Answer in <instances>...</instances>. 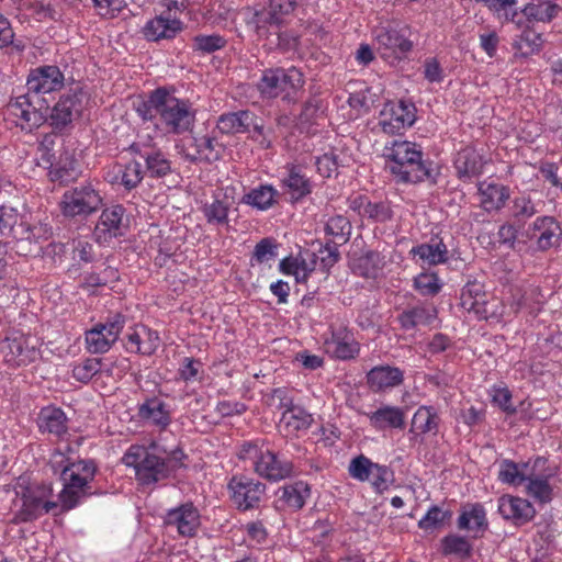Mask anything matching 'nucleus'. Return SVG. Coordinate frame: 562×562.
<instances>
[{
    "label": "nucleus",
    "mask_w": 562,
    "mask_h": 562,
    "mask_svg": "<svg viewBox=\"0 0 562 562\" xmlns=\"http://www.w3.org/2000/svg\"><path fill=\"white\" fill-rule=\"evenodd\" d=\"M114 342L115 340L111 339L98 325L86 333L87 349L91 353H104Z\"/></svg>",
    "instance_id": "obj_49"
},
{
    "label": "nucleus",
    "mask_w": 562,
    "mask_h": 562,
    "mask_svg": "<svg viewBox=\"0 0 562 562\" xmlns=\"http://www.w3.org/2000/svg\"><path fill=\"white\" fill-rule=\"evenodd\" d=\"M361 216H366L375 222L384 223L392 217V211L390 206L384 202L372 203L367 200L364 203L363 211H360Z\"/></svg>",
    "instance_id": "obj_58"
},
{
    "label": "nucleus",
    "mask_w": 562,
    "mask_h": 562,
    "mask_svg": "<svg viewBox=\"0 0 562 562\" xmlns=\"http://www.w3.org/2000/svg\"><path fill=\"white\" fill-rule=\"evenodd\" d=\"M512 213L517 221H524L535 215L537 210L529 198L521 196L514 200Z\"/></svg>",
    "instance_id": "obj_59"
},
{
    "label": "nucleus",
    "mask_w": 562,
    "mask_h": 562,
    "mask_svg": "<svg viewBox=\"0 0 562 562\" xmlns=\"http://www.w3.org/2000/svg\"><path fill=\"white\" fill-rule=\"evenodd\" d=\"M416 108L412 102L404 100L397 103L387 102L380 112L379 125L387 135L401 134L411 127L416 120Z\"/></svg>",
    "instance_id": "obj_10"
},
{
    "label": "nucleus",
    "mask_w": 562,
    "mask_h": 562,
    "mask_svg": "<svg viewBox=\"0 0 562 562\" xmlns=\"http://www.w3.org/2000/svg\"><path fill=\"white\" fill-rule=\"evenodd\" d=\"M231 203L227 200L215 199L212 203H205L203 214L209 224L227 225Z\"/></svg>",
    "instance_id": "obj_47"
},
{
    "label": "nucleus",
    "mask_w": 562,
    "mask_h": 562,
    "mask_svg": "<svg viewBox=\"0 0 562 562\" xmlns=\"http://www.w3.org/2000/svg\"><path fill=\"white\" fill-rule=\"evenodd\" d=\"M139 156L145 160L146 172L149 177L162 178L171 173V161L162 151L145 147V151H139Z\"/></svg>",
    "instance_id": "obj_37"
},
{
    "label": "nucleus",
    "mask_w": 562,
    "mask_h": 562,
    "mask_svg": "<svg viewBox=\"0 0 562 562\" xmlns=\"http://www.w3.org/2000/svg\"><path fill=\"white\" fill-rule=\"evenodd\" d=\"M85 98L86 93L79 88L63 94L48 115L50 125L58 131L70 125L81 115Z\"/></svg>",
    "instance_id": "obj_12"
},
{
    "label": "nucleus",
    "mask_w": 562,
    "mask_h": 562,
    "mask_svg": "<svg viewBox=\"0 0 562 562\" xmlns=\"http://www.w3.org/2000/svg\"><path fill=\"white\" fill-rule=\"evenodd\" d=\"M288 176L283 178L282 184L288 190L292 202H297L311 194L313 184L311 179L303 172L300 165H286Z\"/></svg>",
    "instance_id": "obj_24"
},
{
    "label": "nucleus",
    "mask_w": 562,
    "mask_h": 562,
    "mask_svg": "<svg viewBox=\"0 0 562 562\" xmlns=\"http://www.w3.org/2000/svg\"><path fill=\"white\" fill-rule=\"evenodd\" d=\"M351 228V223L347 217L335 215L327 221L325 232L327 235L333 236L334 243L344 245L350 238Z\"/></svg>",
    "instance_id": "obj_44"
},
{
    "label": "nucleus",
    "mask_w": 562,
    "mask_h": 562,
    "mask_svg": "<svg viewBox=\"0 0 562 562\" xmlns=\"http://www.w3.org/2000/svg\"><path fill=\"white\" fill-rule=\"evenodd\" d=\"M137 114L144 121L158 120L165 131L172 134H182L192 130L195 122V110L188 100L179 99L158 88L151 91L148 98L136 108Z\"/></svg>",
    "instance_id": "obj_1"
},
{
    "label": "nucleus",
    "mask_w": 562,
    "mask_h": 562,
    "mask_svg": "<svg viewBox=\"0 0 562 562\" xmlns=\"http://www.w3.org/2000/svg\"><path fill=\"white\" fill-rule=\"evenodd\" d=\"M304 83L303 74L295 67L289 69L271 68L262 72L257 88L263 97L277 98L283 94L282 99L284 101L294 103L299 100Z\"/></svg>",
    "instance_id": "obj_4"
},
{
    "label": "nucleus",
    "mask_w": 562,
    "mask_h": 562,
    "mask_svg": "<svg viewBox=\"0 0 562 562\" xmlns=\"http://www.w3.org/2000/svg\"><path fill=\"white\" fill-rule=\"evenodd\" d=\"M544 40L540 33L525 30L516 41V48L522 56L538 54L543 46Z\"/></svg>",
    "instance_id": "obj_52"
},
{
    "label": "nucleus",
    "mask_w": 562,
    "mask_h": 562,
    "mask_svg": "<svg viewBox=\"0 0 562 562\" xmlns=\"http://www.w3.org/2000/svg\"><path fill=\"white\" fill-rule=\"evenodd\" d=\"M548 459L538 457L527 477V493L540 503H548L552 499V488L549 480L554 475V472L547 467Z\"/></svg>",
    "instance_id": "obj_15"
},
{
    "label": "nucleus",
    "mask_w": 562,
    "mask_h": 562,
    "mask_svg": "<svg viewBox=\"0 0 562 562\" xmlns=\"http://www.w3.org/2000/svg\"><path fill=\"white\" fill-rule=\"evenodd\" d=\"M277 244L271 238L261 239L255 247L254 257L258 262H265L277 256Z\"/></svg>",
    "instance_id": "obj_61"
},
{
    "label": "nucleus",
    "mask_w": 562,
    "mask_h": 562,
    "mask_svg": "<svg viewBox=\"0 0 562 562\" xmlns=\"http://www.w3.org/2000/svg\"><path fill=\"white\" fill-rule=\"evenodd\" d=\"M454 164L458 177L463 181L477 177L483 172V158L474 148L467 147L460 150Z\"/></svg>",
    "instance_id": "obj_29"
},
{
    "label": "nucleus",
    "mask_w": 562,
    "mask_h": 562,
    "mask_svg": "<svg viewBox=\"0 0 562 562\" xmlns=\"http://www.w3.org/2000/svg\"><path fill=\"white\" fill-rule=\"evenodd\" d=\"M529 472V463H524L522 468L519 469L517 463L505 459L499 463L498 479L503 483L519 486L527 481Z\"/></svg>",
    "instance_id": "obj_43"
},
{
    "label": "nucleus",
    "mask_w": 562,
    "mask_h": 562,
    "mask_svg": "<svg viewBox=\"0 0 562 562\" xmlns=\"http://www.w3.org/2000/svg\"><path fill=\"white\" fill-rule=\"evenodd\" d=\"M254 464L258 475L273 482L290 477L293 472L291 461L280 459L277 453L268 449L260 451L258 460H255Z\"/></svg>",
    "instance_id": "obj_17"
},
{
    "label": "nucleus",
    "mask_w": 562,
    "mask_h": 562,
    "mask_svg": "<svg viewBox=\"0 0 562 562\" xmlns=\"http://www.w3.org/2000/svg\"><path fill=\"white\" fill-rule=\"evenodd\" d=\"M196 153L187 155L191 161L214 162L222 158L224 147L215 138L203 136L195 139Z\"/></svg>",
    "instance_id": "obj_40"
},
{
    "label": "nucleus",
    "mask_w": 562,
    "mask_h": 562,
    "mask_svg": "<svg viewBox=\"0 0 562 562\" xmlns=\"http://www.w3.org/2000/svg\"><path fill=\"white\" fill-rule=\"evenodd\" d=\"M138 417L148 420L161 429L167 428L171 423L170 412L162 401L157 397L147 398L138 406Z\"/></svg>",
    "instance_id": "obj_33"
},
{
    "label": "nucleus",
    "mask_w": 562,
    "mask_h": 562,
    "mask_svg": "<svg viewBox=\"0 0 562 562\" xmlns=\"http://www.w3.org/2000/svg\"><path fill=\"white\" fill-rule=\"evenodd\" d=\"M407 29L393 26L379 27L375 31V40L379 52L385 59H403L413 49V42L406 35Z\"/></svg>",
    "instance_id": "obj_11"
},
{
    "label": "nucleus",
    "mask_w": 562,
    "mask_h": 562,
    "mask_svg": "<svg viewBox=\"0 0 562 562\" xmlns=\"http://www.w3.org/2000/svg\"><path fill=\"white\" fill-rule=\"evenodd\" d=\"M452 513L442 510L439 506H431L426 515L418 521V527L425 531H434L450 520Z\"/></svg>",
    "instance_id": "obj_51"
},
{
    "label": "nucleus",
    "mask_w": 562,
    "mask_h": 562,
    "mask_svg": "<svg viewBox=\"0 0 562 562\" xmlns=\"http://www.w3.org/2000/svg\"><path fill=\"white\" fill-rule=\"evenodd\" d=\"M252 121L254 112L250 110L223 113L217 120V128L223 134L248 133Z\"/></svg>",
    "instance_id": "obj_31"
},
{
    "label": "nucleus",
    "mask_w": 562,
    "mask_h": 562,
    "mask_svg": "<svg viewBox=\"0 0 562 562\" xmlns=\"http://www.w3.org/2000/svg\"><path fill=\"white\" fill-rule=\"evenodd\" d=\"M124 212L125 210L122 205H114L102 211L94 232L98 240L108 241L109 239L124 235Z\"/></svg>",
    "instance_id": "obj_20"
},
{
    "label": "nucleus",
    "mask_w": 562,
    "mask_h": 562,
    "mask_svg": "<svg viewBox=\"0 0 562 562\" xmlns=\"http://www.w3.org/2000/svg\"><path fill=\"white\" fill-rule=\"evenodd\" d=\"M228 487L234 503L243 510L257 507L266 491L265 484L245 475L233 476Z\"/></svg>",
    "instance_id": "obj_13"
},
{
    "label": "nucleus",
    "mask_w": 562,
    "mask_h": 562,
    "mask_svg": "<svg viewBox=\"0 0 562 562\" xmlns=\"http://www.w3.org/2000/svg\"><path fill=\"white\" fill-rule=\"evenodd\" d=\"M46 161L50 164L49 177L52 181L67 184L75 181L79 175L76 160L67 151H65V159L60 157L56 165H53L49 158Z\"/></svg>",
    "instance_id": "obj_41"
},
{
    "label": "nucleus",
    "mask_w": 562,
    "mask_h": 562,
    "mask_svg": "<svg viewBox=\"0 0 562 562\" xmlns=\"http://www.w3.org/2000/svg\"><path fill=\"white\" fill-rule=\"evenodd\" d=\"M246 16H250L247 20V24L252 29L259 37H267L270 34H276L278 37V46L284 49H291L296 45L295 37H288L286 34L280 33L278 30L282 25L281 20L271 11L269 5L263 7L259 10L247 9Z\"/></svg>",
    "instance_id": "obj_9"
},
{
    "label": "nucleus",
    "mask_w": 562,
    "mask_h": 562,
    "mask_svg": "<svg viewBox=\"0 0 562 562\" xmlns=\"http://www.w3.org/2000/svg\"><path fill=\"white\" fill-rule=\"evenodd\" d=\"M11 115L18 121L22 130L32 131L40 127L48 119V105L40 99L38 94L29 92L20 95L8 106Z\"/></svg>",
    "instance_id": "obj_7"
},
{
    "label": "nucleus",
    "mask_w": 562,
    "mask_h": 562,
    "mask_svg": "<svg viewBox=\"0 0 562 562\" xmlns=\"http://www.w3.org/2000/svg\"><path fill=\"white\" fill-rule=\"evenodd\" d=\"M66 461L67 463L63 465L64 454L58 452L54 454L50 462L55 472L57 468H61L63 490L59 493V502L64 510H70L87 497L99 494V490L93 486L97 464L93 460L85 459Z\"/></svg>",
    "instance_id": "obj_2"
},
{
    "label": "nucleus",
    "mask_w": 562,
    "mask_h": 562,
    "mask_svg": "<svg viewBox=\"0 0 562 562\" xmlns=\"http://www.w3.org/2000/svg\"><path fill=\"white\" fill-rule=\"evenodd\" d=\"M436 319L437 308L431 305L407 307L397 315V321L404 330H412L418 326H430Z\"/></svg>",
    "instance_id": "obj_25"
},
{
    "label": "nucleus",
    "mask_w": 562,
    "mask_h": 562,
    "mask_svg": "<svg viewBox=\"0 0 562 562\" xmlns=\"http://www.w3.org/2000/svg\"><path fill=\"white\" fill-rule=\"evenodd\" d=\"M440 418L432 407H419L412 419L411 431L417 430L418 434L438 432Z\"/></svg>",
    "instance_id": "obj_42"
},
{
    "label": "nucleus",
    "mask_w": 562,
    "mask_h": 562,
    "mask_svg": "<svg viewBox=\"0 0 562 562\" xmlns=\"http://www.w3.org/2000/svg\"><path fill=\"white\" fill-rule=\"evenodd\" d=\"M526 236L536 241L538 250L547 251L553 247H559L562 239V228L554 217L541 216L536 218L532 225L528 227Z\"/></svg>",
    "instance_id": "obj_14"
},
{
    "label": "nucleus",
    "mask_w": 562,
    "mask_h": 562,
    "mask_svg": "<svg viewBox=\"0 0 562 562\" xmlns=\"http://www.w3.org/2000/svg\"><path fill=\"white\" fill-rule=\"evenodd\" d=\"M411 254L429 266L445 263L448 260V248L442 240L413 247Z\"/></svg>",
    "instance_id": "obj_39"
},
{
    "label": "nucleus",
    "mask_w": 562,
    "mask_h": 562,
    "mask_svg": "<svg viewBox=\"0 0 562 562\" xmlns=\"http://www.w3.org/2000/svg\"><path fill=\"white\" fill-rule=\"evenodd\" d=\"M142 355H153L159 347L160 338L157 331L142 325Z\"/></svg>",
    "instance_id": "obj_64"
},
{
    "label": "nucleus",
    "mask_w": 562,
    "mask_h": 562,
    "mask_svg": "<svg viewBox=\"0 0 562 562\" xmlns=\"http://www.w3.org/2000/svg\"><path fill=\"white\" fill-rule=\"evenodd\" d=\"M64 75L54 65L40 66L33 69L26 81L27 91L33 94L49 93L61 89Z\"/></svg>",
    "instance_id": "obj_16"
},
{
    "label": "nucleus",
    "mask_w": 562,
    "mask_h": 562,
    "mask_svg": "<svg viewBox=\"0 0 562 562\" xmlns=\"http://www.w3.org/2000/svg\"><path fill=\"white\" fill-rule=\"evenodd\" d=\"M99 328H101L111 339L117 340L124 325H125V316L120 313H116L108 318L104 324H97Z\"/></svg>",
    "instance_id": "obj_63"
},
{
    "label": "nucleus",
    "mask_w": 562,
    "mask_h": 562,
    "mask_svg": "<svg viewBox=\"0 0 562 562\" xmlns=\"http://www.w3.org/2000/svg\"><path fill=\"white\" fill-rule=\"evenodd\" d=\"M376 493H383L395 481L394 471L386 467L378 464L373 467L372 474L369 480Z\"/></svg>",
    "instance_id": "obj_53"
},
{
    "label": "nucleus",
    "mask_w": 562,
    "mask_h": 562,
    "mask_svg": "<svg viewBox=\"0 0 562 562\" xmlns=\"http://www.w3.org/2000/svg\"><path fill=\"white\" fill-rule=\"evenodd\" d=\"M181 30L182 23L179 20L158 15L147 21L142 32L146 40L158 42L176 37Z\"/></svg>",
    "instance_id": "obj_23"
},
{
    "label": "nucleus",
    "mask_w": 562,
    "mask_h": 562,
    "mask_svg": "<svg viewBox=\"0 0 562 562\" xmlns=\"http://www.w3.org/2000/svg\"><path fill=\"white\" fill-rule=\"evenodd\" d=\"M384 265V257L380 252L369 250L358 259L357 268L360 276L364 278H375L378 272L383 269Z\"/></svg>",
    "instance_id": "obj_46"
},
{
    "label": "nucleus",
    "mask_w": 562,
    "mask_h": 562,
    "mask_svg": "<svg viewBox=\"0 0 562 562\" xmlns=\"http://www.w3.org/2000/svg\"><path fill=\"white\" fill-rule=\"evenodd\" d=\"M327 347L336 358L341 360L355 358L359 352V344L346 328L333 331L331 339L327 341Z\"/></svg>",
    "instance_id": "obj_32"
},
{
    "label": "nucleus",
    "mask_w": 562,
    "mask_h": 562,
    "mask_svg": "<svg viewBox=\"0 0 562 562\" xmlns=\"http://www.w3.org/2000/svg\"><path fill=\"white\" fill-rule=\"evenodd\" d=\"M279 501L293 510L301 509L310 497L311 490L307 483L297 481L293 484L284 485L279 488Z\"/></svg>",
    "instance_id": "obj_36"
},
{
    "label": "nucleus",
    "mask_w": 562,
    "mask_h": 562,
    "mask_svg": "<svg viewBox=\"0 0 562 562\" xmlns=\"http://www.w3.org/2000/svg\"><path fill=\"white\" fill-rule=\"evenodd\" d=\"M487 297L484 285L476 280L468 281L462 288L460 294V305L469 313L475 316H485L486 311L483 308V301Z\"/></svg>",
    "instance_id": "obj_28"
},
{
    "label": "nucleus",
    "mask_w": 562,
    "mask_h": 562,
    "mask_svg": "<svg viewBox=\"0 0 562 562\" xmlns=\"http://www.w3.org/2000/svg\"><path fill=\"white\" fill-rule=\"evenodd\" d=\"M123 461L127 467L134 468L136 479L143 485L154 484L169 477L164 458L149 452L144 447H131L124 454Z\"/></svg>",
    "instance_id": "obj_5"
},
{
    "label": "nucleus",
    "mask_w": 562,
    "mask_h": 562,
    "mask_svg": "<svg viewBox=\"0 0 562 562\" xmlns=\"http://www.w3.org/2000/svg\"><path fill=\"white\" fill-rule=\"evenodd\" d=\"M53 488L47 484H32L22 491V507L18 513L21 521H32L43 514H47L58 506L49 498Z\"/></svg>",
    "instance_id": "obj_8"
},
{
    "label": "nucleus",
    "mask_w": 562,
    "mask_h": 562,
    "mask_svg": "<svg viewBox=\"0 0 562 562\" xmlns=\"http://www.w3.org/2000/svg\"><path fill=\"white\" fill-rule=\"evenodd\" d=\"M383 155L398 183H418L431 177L430 162L423 159V151L416 143L393 140L385 145Z\"/></svg>",
    "instance_id": "obj_3"
},
{
    "label": "nucleus",
    "mask_w": 562,
    "mask_h": 562,
    "mask_svg": "<svg viewBox=\"0 0 562 562\" xmlns=\"http://www.w3.org/2000/svg\"><path fill=\"white\" fill-rule=\"evenodd\" d=\"M166 524L175 526L182 537H193L200 526V514L192 503H186L167 513Z\"/></svg>",
    "instance_id": "obj_19"
},
{
    "label": "nucleus",
    "mask_w": 562,
    "mask_h": 562,
    "mask_svg": "<svg viewBox=\"0 0 562 562\" xmlns=\"http://www.w3.org/2000/svg\"><path fill=\"white\" fill-rule=\"evenodd\" d=\"M367 416L370 425L376 430L403 429L405 427V411L398 406L382 405Z\"/></svg>",
    "instance_id": "obj_22"
},
{
    "label": "nucleus",
    "mask_w": 562,
    "mask_h": 562,
    "mask_svg": "<svg viewBox=\"0 0 562 562\" xmlns=\"http://www.w3.org/2000/svg\"><path fill=\"white\" fill-rule=\"evenodd\" d=\"M40 430L61 437L68 430L67 417L64 411L55 406L43 407L38 414Z\"/></svg>",
    "instance_id": "obj_30"
},
{
    "label": "nucleus",
    "mask_w": 562,
    "mask_h": 562,
    "mask_svg": "<svg viewBox=\"0 0 562 562\" xmlns=\"http://www.w3.org/2000/svg\"><path fill=\"white\" fill-rule=\"evenodd\" d=\"M498 512L504 519L517 526L525 525L536 515V509L529 501L510 495H504L498 499Z\"/></svg>",
    "instance_id": "obj_18"
},
{
    "label": "nucleus",
    "mask_w": 562,
    "mask_h": 562,
    "mask_svg": "<svg viewBox=\"0 0 562 562\" xmlns=\"http://www.w3.org/2000/svg\"><path fill=\"white\" fill-rule=\"evenodd\" d=\"M101 204L98 190L91 183H81L63 194L60 209L66 217H87L97 212Z\"/></svg>",
    "instance_id": "obj_6"
},
{
    "label": "nucleus",
    "mask_w": 562,
    "mask_h": 562,
    "mask_svg": "<svg viewBox=\"0 0 562 562\" xmlns=\"http://www.w3.org/2000/svg\"><path fill=\"white\" fill-rule=\"evenodd\" d=\"M321 109V101L316 98L308 99L304 104L299 115L301 125H312L318 115Z\"/></svg>",
    "instance_id": "obj_62"
},
{
    "label": "nucleus",
    "mask_w": 562,
    "mask_h": 562,
    "mask_svg": "<svg viewBox=\"0 0 562 562\" xmlns=\"http://www.w3.org/2000/svg\"><path fill=\"white\" fill-rule=\"evenodd\" d=\"M227 41L220 34H199L192 38V49L201 55L212 54L224 48Z\"/></svg>",
    "instance_id": "obj_48"
},
{
    "label": "nucleus",
    "mask_w": 562,
    "mask_h": 562,
    "mask_svg": "<svg viewBox=\"0 0 562 562\" xmlns=\"http://www.w3.org/2000/svg\"><path fill=\"white\" fill-rule=\"evenodd\" d=\"M375 465L376 463L361 454L351 460L349 464V473L353 479H357L361 482L369 481L373 471V467Z\"/></svg>",
    "instance_id": "obj_57"
},
{
    "label": "nucleus",
    "mask_w": 562,
    "mask_h": 562,
    "mask_svg": "<svg viewBox=\"0 0 562 562\" xmlns=\"http://www.w3.org/2000/svg\"><path fill=\"white\" fill-rule=\"evenodd\" d=\"M414 286L424 296H434L441 289L437 274L426 272L419 273L414 279Z\"/></svg>",
    "instance_id": "obj_56"
},
{
    "label": "nucleus",
    "mask_w": 562,
    "mask_h": 562,
    "mask_svg": "<svg viewBox=\"0 0 562 562\" xmlns=\"http://www.w3.org/2000/svg\"><path fill=\"white\" fill-rule=\"evenodd\" d=\"M101 360L98 358H88L72 369V376L82 383L89 382L98 372L102 370Z\"/></svg>",
    "instance_id": "obj_55"
},
{
    "label": "nucleus",
    "mask_w": 562,
    "mask_h": 562,
    "mask_svg": "<svg viewBox=\"0 0 562 562\" xmlns=\"http://www.w3.org/2000/svg\"><path fill=\"white\" fill-rule=\"evenodd\" d=\"M25 345L24 336L20 333H13L7 336L2 341L0 350L8 362L14 361L22 355Z\"/></svg>",
    "instance_id": "obj_54"
},
{
    "label": "nucleus",
    "mask_w": 562,
    "mask_h": 562,
    "mask_svg": "<svg viewBox=\"0 0 562 562\" xmlns=\"http://www.w3.org/2000/svg\"><path fill=\"white\" fill-rule=\"evenodd\" d=\"M403 380V371L391 366H378L367 373V384L375 393L395 387L402 384Z\"/></svg>",
    "instance_id": "obj_21"
},
{
    "label": "nucleus",
    "mask_w": 562,
    "mask_h": 562,
    "mask_svg": "<svg viewBox=\"0 0 562 562\" xmlns=\"http://www.w3.org/2000/svg\"><path fill=\"white\" fill-rule=\"evenodd\" d=\"M116 170L121 173V184L126 190L136 188L144 178V171L140 162L133 160L126 165H116Z\"/></svg>",
    "instance_id": "obj_50"
},
{
    "label": "nucleus",
    "mask_w": 562,
    "mask_h": 562,
    "mask_svg": "<svg viewBox=\"0 0 562 562\" xmlns=\"http://www.w3.org/2000/svg\"><path fill=\"white\" fill-rule=\"evenodd\" d=\"M278 191L270 184H260L251 189L241 199V203L250 205L257 210L266 211L277 203Z\"/></svg>",
    "instance_id": "obj_38"
},
{
    "label": "nucleus",
    "mask_w": 562,
    "mask_h": 562,
    "mask_svg": "<svg viewBox=\"0 0 562 562\" xmlns=\"http://www.w3.org/2000/svg\"><path fill=\"white\" fill-rule=\"evenodd\" d=\"M313 416L303 407L294 405L288 412H283L280 418V428L286 431V435H294L300 430L311 427Z\"/></svg>",
    "instance_id": "obj_35"
},
{
    "label": "nucleus",
    "mask_w": 562,
    "mask_h": 562,
    "mask_svg": "<svg viewBox=\"0 0 562 562\" xmlns=\"http://www.w3.org/2000/svg\"><path fill=\"white\" fill-rule=\"evenodd\" d=\"M457 526L460 530L474 532L475 536L484 532L488 527L484 507L477 503L463 507Z\"/></svg>",
    "instance_id": "obj_34"
},
{
    "label": "nucleus",
    "mask_w": 562,
    "mask_h": 562,
    "mask_svg": "<svg viewBox=\"0 0 562 562\" xmlns=\"http://www.w3.org/2000/svg\"><path fill=\"white\" fill-rule=\"evenodd\" d=\"M338 246L339 244L333 241L321 246L318 249L321 265L324 269H330L339 260L340 252L338 250Z\"/></svg>",
    "instance_id": "obj_60"
},
{
    "label": "nucleus",
    "mask_w": 562,
    "mask_h": 562,
    "mask_svg": "<svg viewBox=\"0 0 562 562\" xmlns=\"http://www.w3.org/2000/svg\"><path fill=\"white\" fill-rule=\"evenodd\" d=\"M481 206L488 213L499 211L509 199V190L499 183L480 182L477 187Z\"/></svg>",
    "instance_id": "obj_27"
},
{
    "label": "nucleus",
    "mask_w": 562,
    "mask_h": 562,
    "mask_svg": "<svg viewBox=\"0 0 562 562\" xmlns=\"http://www.w3.org/2000/svg\"><path fill=\"white\" fill-rule=\"evenodd\" d=\"M561 7L552 0H530L519 11L528 22L550 23L559 14Z\"/></svg>",
    "instance_id": "obj_26"
},
{
    "label": "nucleus",
    "mask_w": 562,
    "mask_h": 562,
    "mask_svg": "<svg viewBox=\"0 0 562 562\" xmlns=\"http://www.w3.org/2000/svg\"><path fill=\"white\" fill-rule=\"evenodd\" d=\"M441 552L445 555H458L468 558L471 555L472 546L465 537L448 535L441 540Z\"/></svg>",
    "instance_id": "obj_45"
}]
</instances>
